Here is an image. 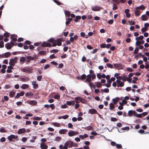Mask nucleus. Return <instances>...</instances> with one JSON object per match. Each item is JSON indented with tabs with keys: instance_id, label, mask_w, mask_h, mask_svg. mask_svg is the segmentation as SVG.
<instances>
[{
	"instance_id": "nucleus-9",
	"label": "nucleus",
	"mask_w": 149,
	"mask_h": 149,
	"mask_svg": "<svg viewBox=\"0 0 149 149\" xmlns=\"http://www.w3.org/2000/svg\"><path fill=\"white\" fill-rule=\"evenodd\" d=\"M88 113L91 114H98V112L97 110L94 109H91L89 110Z\"/></svg>"
},
{
	"instance_id": "nucleus-12",
	"label": "nucleus",
	"mask_w": 149,
	"mask_h": 149,
	"mask_svg": "<svg viewBox=\"0 0 149 149\" xmlns=\"http://www.w3.org/2000/svg\"><path fill=\"white\" fill-rule=\"evenodd\" d=\"M26 131V130L24 128H22L19 129L17 132L18 134H21L24 133Z\"/></svg>"
},
{
	"instance_id": "nucleus-61",
	"label": "nucleus",
	"mask_w": 149,
	"mask_h": 149,
	"mask_svg": "<svg viewBox=\"0 0 149 149\" xmlns=\"http://www.w3.org/2000/svg\"><path fill=\"white\" fill-rule=\"evenodd\" d=\"M129 22L130 25H134L135 23L134 22L132 21H129Z\"/></svg>"
},
{
	"instance_id": "nucleus-21",
	"label": "nucleus",
	"mask_w": 149,
	"mask_h": 149,
	"mask_svg": "<svg viewBox=\"0 0 149 149\" xmlns=\"http://www.w3.org/2000/svg\"><path fill=\"white\" fill-rule=\"evenodd\" d=\"M68 130L67 129H61L59 131V132L61 134H64L65 132H67Z\"/></svg>"
},
{
	"instance_id": "nucleus-60",
	"label": "nucleus",
	"mask_w": 149,
	"mask_h": 149,
	"mask_svg": "<svg viewBox=\"0 0 149 149\" xmlns=\"http://www.w3.org/2000/svg\"><path fill=\"white\" fill-rule=\"evenodd\" d=\"M63 64L62 63L59 64L58 65V66L57 68H62L63 67Z\"/></svg>"
},
{
	"instance_id": "nucleus-45",
	"label": "nucleus",
	"mask_w": 149,
	"mask_h": 149,
	"mask_svg": "<svg viewBox=\"0 0 149 149\" xmlns=\"http://www.w3.org/2000/svg\"><path fill=\"white\" fill-rule=\"evenodd\" d=\"M55 40H54V38H51L50 39H49L47 41L49 42H50L51 43H53L54 41Z\"/></svg>"
},
{
	"instance_id": "nucleus-50",
	"label": "nucleus",
	"mask_w": 149,
	"mask_h": 149,
	"mask_svg": "<svg viewBox=\"0 0 149 149\" xmlns=\"http://www.w3.org/2000/svg\"><path fill=\"white\" fill-rule=\"evenodd\" d=\"M13 35H11L10 37V38L12 39V40L14 42H16L17 41V38H13Z\"/></svg>"
},
{
	"instance_id": "nucleus-41",
	"label": "nucleus",
	"mask_w": 149,
	"mask_h": 149,
	"mask_svg": "<svg viewBox=\"0 0 149 149\" xmlns=\"http://www.w3.org/2000/svg\"><path fill=\"white\" fill-rule=\"evenodd\" d=\"M86 77V76L85 74H83L80 77V79L82 80H84L85 79Z\"/></svg>"
},
{
	"instance_id": "nucleus-64",
	"label": "nucleus",
	"mask_w": 149,
	"mask_h": 149,
	"mask_svg": "<svg viewBox=\"0 0 149 149\" xmlns=\"http://www.w3.org/2000/svg\"><path fill=\"white\" fill-rule=\"evenodd\" d=\"M49 106L52 109H55V106L54 104H51Z\"/></svg>"
},
{
	"instance_id": "nucleus-62",
	"label": "nucleus",
	"mask_w": 149,
	"mask_h": 149,
	"mask_svg": "<svg viewBox=\"0 0 149 149\" xmlns=\"http://www.w3.org/2000/svg\"><path fill=\"white\" fill-rule=\"evenodd\" d=\"M42 79V76L41 75L38 76L37 77V79L38 81H40Z\"/></svg>"
},
{
	"instance_id": "nucleus-7",
	"label": "nucleus",
	"mask_w": 149,
	"mask_h": 149,
	"mask_svg": "<svg viewBox=\"0 0 149 149\" xmlns=\"http://www.w3.org/2000/svg\"><path fill=\"white\" fill-rule=\"evenodd\" d=\"M33 71V69H31V68H23L22 70L23 72L27 73H32Z\"/></svg>"
},
{
	"instance_id": "nucleus-26",
	"label": "nucleus",
	"mask_w": 149,
	"mask_h": 149,
	"mask_svg": "<svg viewBox=\"0 0 149 149\" xmlns=\"http://www.w3.org/2000/svg\"><path fill=\"white\" fill-rule=\"evenodd\" d=\"M29 85L27 84H23L20 86L21 88L23 89H24L26 88H28L29 87Z\"/></svg>"
},
{
	"instance_id": "nucleus-51",
	"label": "nucleus",
	"mask_w": 149,
	"mask_h": 149,
	"mask_svg": "<svg viewBox=\"0 0 149 149\" xmlns=\"http://www.w3.org/2000/svg\"><path fill=\"white\" fill-rule=\"evenodd\" d=\"M107 66L109 68H113V65L109 63H107L106 64Z\"/></svg>"
},
{
	"instance_id": "nucleus-16",
	"label": "nucleus",
	"mask_w": 149,
	"mask_h": 149,
	"mask_svg": "<svg viewBox=\"0 0 149 149\" xmlns=\"http://www.w3.org/2000/svg\"><path fill=\"white\" fill-rule=\"evenodd\" d=\"M62 41V39L61 38H58L56 40H55V41L57 42V45L58 46H60L61 45Z\"/></svg>"
},
{
	"instance_id": "nucleus-8",
	"label": "nucleus",
	"mask_w": 149,
	"mask_h": 149,
	"mask_svg": "<svg viewBox=\"0 0 149 149\" xmlns=\"http://www.w3.org/2000/svg\"><path fill=\"white\" fill-rule=\"evenodd\" d=\"M136 114V112L134 111L130 110L128 111L127 116L131 117L133 115L134 116Z\"/></svg>"
},
{
	"instance_id": "nucleus-42",
	"label": "nucleus",
	"mask_w": 149,
	"mask_h": 149,
	"mask_svg": "<svg viewBox=\"0 0 149 149\" xmlns=\"http://www.w3.org/2000/svg\"><path fill=\"white\" fill-rule=\"evenodd\" d=\"M117 5V4H116L115 3H114L113 4V8H112L113 10H117V9L118 7L116 6Z\"/></svg>"
},
{
	"instance_id": "nucleus-48",
	"label": "nucleus",
	"mask_w": 149,
	"mask_h": 149,
	"mask_svg": "<svg viewBox=\"0 0 149 149\" xmlns=\"http://www.w3.org/2000/svg\"><path fill=\"white\" fill-rule=\"evenodd\" d=\"M53 125L57 127H59L60 126V124L57 123H53Z\"/></svg>"
},
{
	"instance_id": "nucleus-39",
	"label": "nucleus",
	"mask_w": 149,
	"mask_h": 149,
	"mask_svg": "<svg viewBox=\"0 0 149 149\" xmlns=\"http://www.w3.org/2000/svg\"><path fill=\"white\" fill-rule=\"evenodd\" d=\"M114 104H113L112 103H110V104L109 105H110V108L111 110H112L113 109H114L115 108V106Z\"/></svg>"
},
{
	"instance_id": "nucleus-19",
	"label": "nucleus",
	"mask_w": 149,
	"mask_h": 149,
	"mask_svg": "<svg viewBox=\"0 0 149 149\" xmlns=\"http://www.w3.org/2000/svg\"><path fill=\"white\" fill-rule=\"evenodd\" d=\"M92 78V75L91 74H88L87 75V78L86 81L88 82H91V78Z\"/></svg>"
},
{
	"instance_id": "nucleus-20",
	"label": "nucleus",
	"mask_w": 149,
	"mask_h": 149,
	"mask_svg": "<svg viewBox=\"0 0 149 149\" xmlns=\"http://www.w3.org/2000/svg\"><path fill=\"white\" fill-rule=\"evenodd\" d=\"M48 147V146L45 145L44 143H41L40 145V148L42 149H47Z\"/></svg>"
},
{
	"instance_id": "nucleus-17",
	"label": "nucleus",
	"mask_w": 149,
	"mask_h": 149,
	"mask_svg": "<svg viewBox=\"0 0 149 149\" xmlns=\"http://www.w3.org/2000/svg\"><path fill=\"white\" fill-rule=\"evenodd\" d=\"M32 84L33 86V88L34 89H36L38 87V84L36 83V81H32Z\"/></svg>"
},
{
	"instance_id": "nucleus-33",
	"label": "nucleus",
	"mask_w": 149,
	"mask_h": 149,
	"mask_svg": "<svg viewBox=\"0 0 149 149\" xmlns=\"http://www.w3.org/2000/svg\"><path fill=\"white\" fill-rule=\"evenodd\" d=\"M142 19L143 21H146L148 20V17L145 15H144L141 16Z\"/></svg>"
},
{
	"instance_id": "nucleus-47",
	"label": "nucleus",
	"mask_w": 149,
	"mask_h": 149,
	"mask_svg": "<svg viewBox=\"0 0 149 149\" xmlns=\"http://www.w3.org/2000/svg\"><path fill=\"white\" fill-rule=\"evenodd\" d=\"M101 83L100 82H97L96 84V86L97 88H100L101 87Z\"/></svg>"
},
{
	"instance_id": "nucleus-46",
	"label": "nucleus",
	"mask_w": 149,
	"mask_h": 149,
	"mask_svg": "<svg viewBox=\"0 0 149 149\" xmlns=\"http://www.w3.org/2000/svg\"><path fill=\"white\" fill-rule=\"evenodd\" d=\"M58 51V50L57 49H54L50 50V52L51 53H57Z\"/></svg>"
},
{
	"instance_id": "nucleus-4",
	"label": "nucleus",
	"mask_w": 149,
	"mask_h": 149,
	"mask_svg": "<svg viewBox=\"0 0 149 149\" xmlns=\"http://www.w3.org/2000/svg\"><path fill=\"white\" fill-rule=\"evenodd\" d=\"M52 44L47 42H43L41 45V46L43 47H50L52 46Z\"/></svg>"
},
{
	"instance_id": "nucleus-1",
	"label": "nucleus",
	"mask_w": 149,
	"mask_h": 149,
	"mask_svg": "<svg viewBox=\"0 0 149 149\" xmlns=\"http://www.w3.org/2000/svg\"><path fill=\"white\" fill-rule=\"evenodd\" d=\"M17 57H15L13 58H11L10 60L9 64L10 65L14 66L15 64L17 63Z\"/></svg>"
},
{
	"instance_id": "nucleus-14",
	"label": "nucleus",
	"mask_w": 149,
	"mask_h": 149,
	"mask_svg": "<svg viewBox=\"0 0 149 149\" xmlns=\"http://www.w3.org/2000/svg\"><path fill=\"white\" fill-rule=\"evenodd\" d=\"M83 99L79 97H77L75 98V101L77 103H79L80 102H82Z\"/></svg>"
},
{
	"instance_id": "nucleus-5",
	"label": "nucleus",
	"mask_w": 149,
	"mask_h": 149,
	"mask_svg": "<svg viewBox=\"0 0 149 149\" xmlns=\"http://www.w3.org/2000/svg\"><path fill=\"white\" fill-rule=\"evenodd\" d=\"M78 132H74V131L70 130L68 132V134L70 136H72L78 134Z\"/></svg>"
},
{
	"instance_id": "nucleus-53",
	"label": "nucleus",
	"mask_w": 149,
	"mask_h": 149,
	"mask_svg": "<svg viewBox=\"0 0 149 149\" xmlns=\"http://www.w3.org/2000/svg\"><path fill=\"white\" fill-rule=\"evenodd\" d=\"M4 36L5 37H8L9 36L10 34L8 32H6L4 33Z\"/></svg>"
},
{
	"instance_id": "nucleus-43",
	"label": "nucleus",
	"mask_w": 149,
	"mask_h": 149,
	"mask_svg": "<svg viewBox=\"0 0 149 149\" xmlns=\"http://www.w3.org/2000/svg\"><path fill=\"white\" fill-rule=\"evenodd\" d=\"M139 48L138 47H136L134 51V54H136L138 52Z\"/></svg>"
},
{
	"instance_id": "nucleus-15",
	"label": "nucleus",
	"mask_w": 149,
	"mask_h": 149,
	"mask_svg": "<svg viewBox=\"0 0 149 149\" xmlns=\"http://www.w3.org/2000/svg\"><path fill=\"white\" fill-rule=\"evenodd\" d=\"M89 73L90 74H91V75H92V79H94L95 78L96 75L94 73V71L93 70H89Z\"/></svg>"
},
{
	"instance_id": "nucleus-52",
	"label": "nucleus",
	"mask_w": 149,
	"mask_h": 149,
	"mask_svg": "<svg viewBox=\"0 0 149 149\" xmlns=\"http://www.w3.org/2000/svg\"><path fill=\"white\" fill-rule=\"evenodd\" d=\"M134 116L138 118H141L142 117V116L141 114H138L136 112V114H135V115H134Z\"/></svg>"
},
{
	"instance_id": "nucleus-23",
	"label": "nucleus",
	"mask_w": 149,
	"mask_h": 149,
	"mask_svg": "<svg viewBox=\"0 0 149 149\" xmlns=\"http://www.w3.org/2000/svg\"><path fill=\"white\" fill-rule=\"evenodd\" d=\"M20 80L22 81H29L30 79L28 77H26L24 78H20Z\"/></svg>"
},
{
	"instance_id": "nucleus-49",
	"label": "nucleus",
	"mask_w": 149,
	"mask_h": 149,
	"mask_svg": "<svg viewBox=\"0 0 149 149\" xmlns=\"http://www.w3.org/2000/svg\"><path fill=\"white\" fill-rule=\"evenodd\" d=\"M46 52L45 51H41L39 52L40 55H45L46 54Z\"/></svg>"
},
{
	"instance_id": "nucleus-2",
	"label": "nucleus",
	"mask_w": 149,
	"mask_h": 149,
	"mask_svg": "<svg viewBox=\"0 0 149 149\" xmlns=\"http://www.w3.org/2000/svg\"><path fill=\"white\" fill-rule=\"evenodd\" d=\"M8 140L10 141H12L13 139L17 140L18 138V136H15L14 135L11 134L10 136H9L7 137Z\"/></svg>"
},
{
	"instance_id": "nucleus-32",
	"label": "nucleus",
	"mask_w": 149,
	"mask_h": 149,
	"mask_svg": "<svg viewBox=\"0 0 149 149\" xmlns=\"http://www.w3.org/2000/svg\"><path fill=\"white\" fill-rule=\"evenodd\" d=\"M5 47L8 49H10L12 48L10 45L9 43H7L5 45Z\"/></svg>"
},
{
	"instance_id": "nucleus-27",
	"label": "nucleus",
	"mask_w": 149,
	"mask_h": 149,
	"mask_svg": "<svg viewBox=\"0 0 149 149\" xmlns=\"http://www.w3.org/2000/svg\"><path fill=\"white\" fill-rule=\"evenodd\" d=\"M79 136V138L81 139H83L85 138H87L88 137V135L86 134H84V135H80Z\"/></svg>"
},
{
	"instance_id": "nucleus-54",
	"label": "nucleus",
	"mask_w": 149,
	"mask_h": 149,
	"mask_svg": "<svg viewBox=\"0 0 149 149\" xmlns=\"http://www.w3.org/2000/svg\"><path fill=\"white\" fill-rule=\"evenodd\" d=\"M54 97L56 99L58 100L60 98V96L58 95H55L54 96Z\"/></svg>"
},
{
	"instance_id": "nucleus-34",
	"label": "nucleus",
	"mask_w": 149,
	"mask_h": 149,
	"mask_svg": "<svg viewBox=\"0 0 149 149\" xmlns=\"http://www.w3.org/2000/svg\"><path fill=\"white\" fill-rule=\"evenodd\" d=\"M11 53L10 52H6L4 54V55L5 58H7L9 57Z\"/></svg>"
},
{
	"instance_id": "nucleus-13",
	"label": "nucleus",
	"mask_w": 149,
	"mask_h": 149,
	"mask_svg": "<svg viewBox=\"0 0 149 149\" xmlns=\"http://www.w3.org/2000/svg\"><path fill=\"white\" fill-rule=\"evenodd\" d=\"M38 56L37 55H35L33 57H32L30 56H28L26 57V58L29 60H33L37 58Z\"/></svg>"
},
{
	"instance_id": "nucleus-56",
	"label": "nucleus",
	"mask_w": 149,
	"mask_h": 149,
	"mask_svg": "<svg viewBox=\"0 0 149 149\" xmlns=\"http://www.w3.org/2000/svg\"><path fill=\"white\" fill-rule=\"evenodd\" d=\"M33 119L36 120H41V118L38 117H35L33 118Z\"/></svg>"
},
{
	"instance_id": "nucleus-37",
	"label": "nucleus",
	"mask_w": 149,
	"mask_h": 149,
	"mask_svg": "<svg viewBox=\"0 0 149 149\" xmlns=\"http://www.w3.org/2000/svg\"><path fill=\"white\" fill-rule=\"evenodd\" d=\"M81 18V17L80 16H77L74 20V21L75 22H77L78 21V20L80 19Z\"/></svg>"
},
{
	"instance_id": "nucleus-40",
	"label": "nucleus",
	"mask_w": 149,
	"mask_h": 149,
	"mask_svg": "<svg viewBox=\"0 0 149 149\" xmlns=\"http://www.w3.org/2000/svg\"><path fill=\"white\" fill-rule=\"evenodd\" d=\"M7 132V130H5V128L3 127H2V128H0V132L3 133V132Z\"/></svg>"
},
{
	"instance_id": "nucleus-3",
	"label": "nucleus",
	"mask_w": 149,
	"mask_h": 149,
	"mask_svg": "<svg viewBox=\"0 0 149 149\" xmlns=\"http://www.w3.org/2000/svg\"><path fill=\"white\" fill-rule=\"evenodd\" d=\"M65 145H66L69 148H71L73 146V142L70 140H68L65 143Z\"/></svg>"
},
{
	"instance_id": "nucleus-59",
	"label": "nucleus",
	"mask_w": 149,
	"mask_h": 149,
	"mask_svg": "<svg viewBox=\"0 0 149 149\" xmlns=\"http://www.w3.org/2000/svg\"><path fill=\"white\" fill-rule=\"evenodd\" d=\"M112 1L113 2H114L115 3H116V4H118L120 1H119V0H112Z\"/></svg>"
},
{
	"instance_id": "nucleus-18",
	"label": "nucleus",
	"mask_w": 149,
	"mask_h": 149,
	"mask_svg": "<svg viewBox=\"0 0 149 149\" xmlns=\"http://www.w3.org/2000/svg\"><path fill=\"white\" fill-rule=\"evenodd\" d=\"M130 10L129 9H127L125 10V13L126 14V16L127 18H129L131 16V14L129 13Z\"/></svg>"
},
{
	"instance_id": "nucleus-10",
	"label": "nucleus",
	"mask_w": 149,
	"mask_h": 149,
	"mask_svg": "<svg viewBox=\"0 0 149 149\" xmlns=\"http://www.w3.org/2000/svg\"><path fill=\"white\" fill-rule=\"evenodd\" d=\"M116 82L117 83V86L118 87H122L124 85V83L123 82H121L120 81L118 80H117Z\"/></svg>"
},
{
	"instance_id": "nucleus-44",
	"label": "nucleus",
	"mask_w": 149,
	"mask_h": 149,
	"mask_svg": "<svg viewBox=\"0 0 149 149\" xmlns=\"http://www.w3.org/2000/svg\"><path fill=\"white\" fill-rule=\"evenodd\" d=\"M65 13L66 16H67L68 17H69L70 16V13L69 11L66 10L65 12Z\"/></svg>"
},
{
	"instance_id": "nucleus-25",
	"label": "nucleus",
	"mask_w": 149,
	"mask_h": 149,
	"mask_svg": "<svg viewBox=\"0 0 149 149\" xmlns=\"http://www.w3.org/2000/svg\"><path fill=\"white\" fill-rule=\"evenodd\" d=\"M66 104L68 105H74L75 104V102L73 101H67L66 102Z\"/></svg>"
},
{
	"instance_id": "nucleus-24",
	"label": "nucleus",
	"mask_w": 149,
	"mask_h": 149,
	"mask_svg": "<svg viewBox=\"0 0 149 149\" xmlns=\"http://www.w3.org/2000/svg\"><path fill=\"white\" fill-rule=\"evenodd\" d=\"M25 95L26 97L29 98L30 97L33 96V94L31 92H27L26 93Z\"/></svg>"
},
{
	"instance_id": "nucleus-63",
	"label": "nucleus",
	"mask_w": 149,
	"mask_h": 149,
	"mask_svg": "<svg viewBox=\"0 0 149 149\" xmlns=\"http://www.w3.org/2000/svg\"><path fill=\"white\" fill-rule=\"evenodd\" d=\"M69 116L68 115H66L65 116H62V117L63 119H65L68 118Z\"/></svg>"
},
{
	"instance_id": "nucleus-38",
	"label": "nucleus",
	"mask_w": 149,
	"mask_h": 149,
	"mask_svg": "<svg viewBox=\"0 0 149 149\" xmlns=\"http://www.w3.org/2000/svg\"><path fill=\"white\" fill-rule=\"evenodd\" d=\"M83 128L88 130H91L93 129V127L91 126H88L87 127H84Z\"/></svg>"
},
{
	"instance_id": "nucleus-28",
	"label": "nucleus",
	"mask_w": 149,
	"mask_h": 149,
	"mask_svg": "<svg viewBox=\"0 0 149 149\" xmlns=\"http://www.w3.org/2000/svg\"><path fill=\"white\" fill-rule=\"evenodd\" d=\"M144 41L142 40L141 41H137L136 43V46H138L140 44H143L144 43Z\"/></svg>"
},
{
	"instance_id": "nucleus-30",
	"label": "nucleus",
	"mask_w": 149,
	"mask_h": 149,
	"mask_svg": "<svg viewBox=\"0 0 149 149\" xmlns=\"http://www.w3.org/2000/svg\"><path fill=\"white\" fill-rule=\"evenodd\" d=\"M119 98L118 97H116L115 98H113L112 100L113 102V103L114 104H117V103L119 100Z\"/></svg>"
},
{
	"instance_id": "nucleus-11",
	"label": "nucleus",
	"mask_w": 149,
	"mask_h": 149,
	"mask_svg": "<svg viewBox=\"0 0 149 149\" xmlns=\"http://www.w3.org/2000/svg\"><path fill=\"white\" fill-rule=\"evenodd\" d=\"M27 103L31 105H36L37 102L35 100H31L27 101Z\"/></svg>"
},
{
	"instance_id": "nucleus-57",
	"label": "nucleus",
	"mask_w": 149,
	"mask_h": 149,
	"mask_svg": "<svg viewBox=\"0 0 149 149\" xmlns=\"http://www.w3.org/2000/svg\"><path fill=\"white\" fill-rule=\"evenodd\" d=\"M127 71L130 72H132L133 71V69L131 68H127Z\"/></svg>"
},
{
	"instance_id": "nucleus-6",
	"label": "nucleus",
	"mask_w": 149,
	"mask_h": 149,
	"mask_svg": "<svg viewBox=\"0 0 149 149\" xmlns=\"http://www.w3.org/2000/svg\"><path fill=\"white\" fill-rule=\"evenodd\" d=\"M103 9V8L97 6L92 7L91 8L92 10L93 11H98L100 10L101 9Z\"/></svg>"
},
{
	"instance_id": "nucleus-36",
	"label": "nucleus",
	"mask_w": 149,
	"mask_h": 149,
	"mask_svg": "<svg viewBox=\"0 0 149 149\" xmlns=\"http://www.w3.org/2000/svg\"><path fill=\"white\" fill-rule=\"evenodd\" d=\"M134 80L132 81V82L134 84H136V81L138 80V78L136 77H133Z\"/></svg>"
},
{
	"instance_id": "nucleus-58",
	"label": "nucleus",
	"mask_w": 149,
	"mask_h": 149,
	"mask_svg": "<svg viewBox=\"0 0 149 149\" xmlns=\"http://www.w3.org/2000/svg\"><path fill=\"white\" fill-rule=\"evenodd\" d=\"M4 42L3 41H2L0 43V48H3L4 47L3 45Z\"/></svg>"
},
{
	"instance_id": "nucleus-35",
	"label": "nucleus",
	"mask_w": 149,
	"mask_h": 149,
	"mask_svg": "<svg viewBox=\"0 0 149 149\" xmlns=\"http://www.w3.org/2000/svg\"><path fill=\"white\" fill-rule=\"evenodd\" d=\"M15 94V92L13 91H11L10 93L9 96L10 97H13Z\"/></svg>"
},
{
	"instance_id": "nucleus-29",
	"label": "nucleus",
	"mask_w": 149,
	"mask_h": 149,
	"mask_svg": "<svg viewBox=\"0 0 149 149\" xmlns=\"http://www.w3.org/2000/svg\"><path fill=\"white\" fill-rule=\"evenodd\" d=\"M135 15L136 16H139L140 15V11L138 9H135Z\"/></svg>"
},
{
	"instance_id": "nucleus-22",
	"label": "nucleus",
	"mask_w": 149,
	"mask_h": 149,
	"mask_svg": "<svg viewBox=\"0 0 149 149\" xmlns=\"http://www.w3.org/2000/svg\"><path fill=\"white\" fill-rule=\"evenodd\" d=\"M114 67L116 69H120L122 67V65L120 64H114Z\"/></svg>"
},
{
	"instance_id": "nucleus-55",
	"label": "nucleus",
	"mask_w": 149,
	"mask_h": 149,
	"mask_svg": "<svg viewBox=\"0 0 149 149\" xmlns=\"http://www.w3.org/2000/svg\"><path fill=\"white\" fill-rule=\"evenodd\" d=\"M61 138L60 136L56 137L55 139V141H59L61 140Z\"/></svg>"
},
{
	"instance_id": "nucleus-31",
	"label": "nucleus",
	"mask_w": 149,
	"mask_h": 149,
	"mask_svg": "<svg viewBox=\"0 0 149 149\" xmlns=\"http://www.w3.org/2000/svg\"><path fill=\"white\" fill-rule=\"evenodd\" d=\"M146 7L143 5H141L140 6H138L136 7L135 9H141L142 10H144L145 8Z\"/></svg>"
}]
</instances>
